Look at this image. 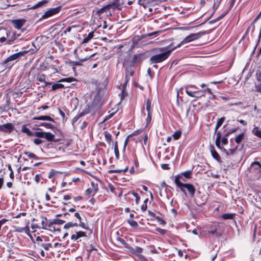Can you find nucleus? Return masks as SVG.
I'll return each mask as SVG.
<instances>
[{
	"label": "nucleus",
	"instance_id": "nucleus-1",
	"mask_svg": "<svg viewBox=\"0 0 261 261\" xmlns=\"http://www.w3.org/2000/svg\"><path fill=\"white\" fill-rule=\"evenodd\" d=\"M156 54L152 56L150 58L151 63L156 64L166 60L170 56L171 50H166L165 47H158L154 49Z\"/></svg>",
	"mask_w": 261,
	"mask_h": 261
},
{
	"label": "nucleus",
	"instance_id": "nucleus-2",
	"mask_svg": "<svg viewBox=\"0 0 261 261\" xmlns=\"http://www.w3.org/2000/svg\"><path fill=\"white\" fill-rule=\"evenodd\" d=\"M179 176H176L174 179V182L176 185L180 189V190L186 195L185 189H187L190 193L191 196L193 197L195 194V188L190 184H183L179 180Z\"/></svg>",
	"mask_w": 261,
	"mask_h": 261
},
{
	"label": "nucleus",
	"instance_id": "nucleus-3",
	"mask_svg": "<svg viewBox=\"0 0 261 261\" xmlns=\"http://www.w3.org/2000/svg\"><path fill=\"white\" fill-rule=\"evenodd\" d=\"M25 52L19 51L14 54L7 59H6L3 62V65H6V67L11 68L15 62H17L19 59L22 56L24 55Z\"/></svg>",
	"mask_w": 261,
	"mask_h": 261
},
{
	"label": "nucleus",
	"instance_id": "nucleus-4",
	"mask_svg": "<svg viewBox=\"0 0 261 261\" xmlns=\"http://www.w3.org/2000/svg\"><path fill=\"white\" fill-rule=\"evenodd\" d=\"M251 176L254 178H258L261 172V165L258 162L252 163L249 168Z\"/></svg>",
	"mask_w": 261,
	"mask_h": 261
},
{
	"label": "nucleus",
	"instance_id": "nucleus-5",
	"mask_svg": "<svg viewBox=\"0 0 261 261\" xmlns=\"http://www.w3.org/2000/svg\"><path fill=\"white\" fill-rule=\"evenodd\" d=\"M204 34L205 33L203 32L190 34L189 35L186 36L181 41L180 44H184L198 40L204 35Z\"/></svg>",
	"mask_w": 261,
	"mask_h": 261
},
{
	"label": "nucleus",
	"instance_id": "nucleus-6",
	"mask_svg": "<svg viewBox=\"0 0 261 261\" xmlns=\"http://www.w3.org/2000/svg\"><path fill=\"white\" fill-rule=\"evenodd\" d=\"M146 110L147 112V117L146 119V126H147L151 121L152 115L151 101L149 99L146 101Z\"/></svg>",
	"mask_w": 261,
	"mask_h": 261
},
{
	"label": "nucleus",
	"instance_id": "nucleus-7",
	"mask_svg": "<svg viewBox=\"0 0 261 261\" xmlns=\"http://www.w3.org/2000/svg\"><path fill=\"white\" fill-rule=\"evenodd\" d=\"M61 9V7L59 6L54 8H50L46 11L41 17V19H46L58 13Z\"/></svg>",
	"mask_w": 261,
	"mask_h": 261
},
{
	"label": "nucleus",
	"instance_id": "nucleus-8",
	"mask_svg": "<svg viewBox=\"0 0 261 261\" xmlns=\"http://www.w3.org/2000/svg\"><path fill=\"white\" fill-rule=\"evenodd\" d=\"M219 227V223H215L210 227V230H208V233L214 234L217 237H220L222 234V232L218 230Z\"/></svg>",
	"mask_w": 261,
	"mask_h": 261
},
{
	"label": "nucleus",
	"instance_id": "nucleus-9",
	"mask_svg": "<svg viewBox=\"0 0 261 261\" xmlns=\"http://www.w3.org/2000/svg\"><path fill=\"white\" fill-rule=\"evenodd\" d=\"M14 128L12 123H7L0 125V132L5 133H11Z\"/></svg>",
	"mask_w": 261,
	"mask_h": 261
},
{
	"label": "nucleus",
	"instance_id": "nucleus-10",
	"mask_svg": "<svg viewBox=\"0 0 261 261\" xmlns=\"http://www.w3.org/2000/svg\"><path fill=\"white\" fill-rule=\"evenodd\" d=\"M145 58L146 56L145 53H140L134 55L132 59L133 63L136 64L141 62L142 61L145 60Z\"/></svg>",
	"mask_w": 261,
	"mask_h": 261
},
{
	"label": "nucleus",
	"instance_id": "nucleus-11",
	"mask_svg": "<svg viewBox=\"0 0 261 261\" xmlns=\"http://www.w3.org/2000/svg\"><path fill=\"white\" fill-rule=\"evenodd\" d=\"M92 188H88L86 191V194L89 195L90 194H92L94 195L97 192L98 190V185L97 184H94V182H91Z\"/></svg>",
	"mask_w": 261,
	"mask_h": 261
},
{
	"label": "nucleus",
	"instance_id": "nucleus-12",
	"mask_svg": "<svg viewBox=\"0 0 261 261\" xmlns=\"http://www.w3.org/2000/svg\"><path fill=\"white\" fill-rule=\"evenodd\" d=\"M8 37V31L6 29H0V42H4Z\"/></svg>",
	"mask_w": 261,
	"mask_h": 261
},
{
	"label": "nucleus",
	"instance_id": "nucleus-13",
	"mask_svg": "<svg viewBox=\"0 0 261 261\" xmlns=\"http://www.w3.org/2000/svg\"><path fill=\"white\" fill-rule=\"evenodd\" d=\"M25 22V19H18L13 20V23L15 29H20L24 25Z\"/></svg>",
	"mask_w": 261,
	"mask_h": 261
},
{
	"label": "nucleus",
	"instance_id": "nucleus-14",
	"mask_svg": "<svg viewBox=\"0 0 261 261\" xmlns=\"http://www.w3.org/2000/svg\"><path fill=\"white\" fill-rule=\"evenodd\" d=\"M41 224L42 229H47V227H50L53 225V223L51 222H48L47 219L45 217H42L41 218Z\"/></svg>",
	"mask_w": 261,
	"mask_h": 261
},
{
	"label": "nucleus",
	"instance_id": "nucleus-15",
	"mask_svg": "<svg viewBox=\"0 0 261 261\" xmlns=\"http://www.w3.org/2000/svg\"><path fill=\"white\" fill-rule=\"evenodd\" d=\"M205 92V90H198L196 91H190L188 89H186V93L190 96L195 98H199V96H198L196 95L197 93H204Z\"/></svg>",
	"mask_w": 261,
	"mask_h": 261
},
{
	"label": "nucleus",
	"instance_id": "nucleus-16",
	"mask_svg": "<svg viewBox=\"0 0 261 261\" xmlns=\"http://www.w3.org/2000/svg\"><path fill=\"white\" fill-rule=\"evenodd\" d=\"M86 236V234L84 232L80 231L76 232L75 234L71 235V239L73 241H76L82 237Z\"/></svg>",
	"mask_w": 261,
	"mask_h": 261
},
{
	"label": "nucleus",
	"instance_id": "nucleus-17",
	"mask_svg": "<svg viewBox=\"0 0 261 261\" xmlns=\"http://www.w3.org/2000/svg\"><path fill=\"white\" fill-rule=\"evenodd\" d=\"M210 150L211 152V154L213 158H214L218 162H220V156L217 152L215 150L213 146L211 145L210 146Z\"/></svg>",
	"mask_w": 261,
	"mask_h": 261
},
{
	"label": "nucleus",
	"instance_id": "nucleus-18",
	"mask_svg": "<svg viewBox=\"0 0 261 261\" xmlns=\"http://www.w3.org/2000/svg\"><path fill=\"white\" fill-rule=\"evenodd\" d=\"M33 119L37 120H46L55 122L54 119L49 116H40L38 117H35L33 118Z\"/></svg>",
	"mask_w": 261,
	"mask_h": 261
},
{
	"label": "nucleus",
	"instance_id": "nucleus-19",
	"mask_svg": "<svg viewBox=\"0 0 261 261\" xmlns=\"http://www.w3.org/2000/svg\"><path fill=\"white\" fill-rule=\"evenodd\" d=\"M55 136L50 132H45L44 138H45L48 141H53L55 139Z\"/></svg>",
	"mask_w": 261,
	"mask_h": 261
},
{
	"label": "nucleus",
	"instance_id": "nucleus-20",
	"mask_svg": "<svg viewBox=\"0 0 261 261\" xmlns=\"http://www.w3.org/2000/svg\"><path fill=\"white\" fill-rule=\"evenodd\" d=\"M22 132L24 133L27 134L28 136H32L34 135V133L32 132L29 128H28L25 125L22 126Z\"/></svg>",
	"mask_w": 261,
	"mask_h": 261
},
{
	"label": "nucleus",
	"instance_id": "nucleus-21",
	"mask_svg": "<svg viewBox=\"0 0 261 261\" xmlns=\"http://www.w3.org/2000/svg\"><path fill=\"white\" fill-rule=\"evenodd\" d=\"M252 133L256 137L261 138V129L258 127L255 126L252 130Z\"/></svg>",
	"mask_w": 261,
	"mask_h": 261
},
{
	"label": "nucleus",
	"instance_id": "nucleus-22",
	"mask_svg": "<svg viewBox=\"0 0 261 261\" xmlns=\"http://www.w3.org/2000/svg\"><path fill=\"white\" fill-rule=\"evenodd\" d=\"M244 137H245V134L243 133L237 136L235 138L236 142L238 144L242 142V141L244 139Z\"/></svg>",
	"mask_w": 261,
	"mask_h": 261
},
{
	"label": "nucleus",
	"instance_id": "nucleus-23",
	"mask_svg": "<svg viewBox=\"0 0 261 261\" xmlns=\"http://www.w3.org/2000/svg\"><path fill=\"white\" fill-rule=\"evenodd\" d=\"M46 75L44 74L38 73L36 75V79L40 82H45Z\"/></svg>",
	"mask_w": 261,
	"mask_h": 261
},
{
	"label": "nucleus",
	"instance_id": "nucleus-24",
	"mask_svg": "<svg viewBox=\"0 0 261 261\" xmlns=\"http://www.w3.org/2000/svg\"><path fill=\"white\" fill-rule=\"evenodd\" d=\"M93 36H94L93 32H90V33H89L87 37H85L84 39V40L83 41V43H88L93 37Z\"/></svg>",
	"mask_w": 261,
	"mask_h": 261
},
{
	"label": "nucleus",
	"instance_id": "nucleus-25",
	"mask_svg": "<svg viewBox=\"0 0 261 261\" xmlns=\"http://www.w3.org/2000/svg\"><path fill=\"white\" fill-rule=\"evenodd\" d=\"M64 87V86L62 84L55 83L52 85V90H56L57 89H61Z\"/></svg>",
	"mask_w": 261,
	"mask_h": 261
},
{
	"label": "nucleus",
	"instance_id": "nucleus-26",
	"mask_svg": "<svg viewBox=\"0 0 261 261\" xmlns=\"http://www.w3.org/2000/svg\"><path fill=\"white\" fill-rule=\"evenodd\" d=\"M47 3V1L46 0H42V1H40L38 3H37L36 5H35L34 6H33L32 8L33 9H36V8H37L38 7H41L42 6H43V5Z\"/></svg>",
	"mask_w": 261,
	"mask_h": 261
},
{
	"label": "nucleus",
	"instance_id": "nucleus-27",
	"mask_svg": "<svg viewBox=\"0 0 261 261\" xmlns=\"http://www.w3.org/2000/svg\"><path fill=\"white\" fill-rule=\"evenodd\" d=\"M78 226V224L77 223H73V222H68L64 226V228L65 229H68L70 227L77 226Z\"/></svg>",
	"mask_w": 261,
	"mask_h": 261
},
{
	"label": "nucleus",
	"instance_id": "nucleus-28",
	"mask_svg": "<svg viewBox=\"0 0 261 261\" xmlns=\"http://www.w3.org/2000/svg\"><path fill=\"white\" fill-rule=\"evenodd\" d=\"M221 217L225 220L232 219L233 217V214H224L221 216Z\"/></svg>",
	"mask_w": 261,
	"mask_h": 261
},
{
	"label": "nucleus",
	"instance_id": "nucleus-29",
	"mask_svg": "<svg viewBox=\"0 0 261 261\" xmlns=\"http://www.w3.org/2000/svg\"><path fill=\"white\" fill-rule=\"evenodd\" d=\"M127 222L132 227L137 228L138 226V223L133 220L128 219Z\"/></svg>",
	"mask_w": 261,
	"mask_h": 261
},
{
	"label": "nucleus",
	"instance_id": "nucleus-30",
	"mask_svg": "<svg viewBox=\"0 0 261 261\" xmlns=\"http://www.w3.org/2000/svg\"><path fill=\"white\" fill-rule=\"evenodd\" d=\"M105 137L106 141L108 143L111 144L112 142H113V140L112 139V136L110 133H106L105 134Z\"/></svg>",
	"mask_w": 261,
	"mask_h": 261
},
{
	"label": "nucleus",
	"instance_id": "nucleus-31",
	"mask_svg": "<svg viewBox=\"0 0 261 261\" xmlns=\"http://www.w3.org/2000/svg\"><path fill=\"white\" fill-rule=\"evenodd\" d=\"M75 81V79L74 77H67L64 78L60 81L58 82H67V83H71Z\"/></svg>",
	"mask_w": 261,
	"mask_h": 261
},
{
	"label": "nucleus",
	"instance_id": "nucleus-32",
	"mask_svg": "<svg viewBox=\"0 0 261 261\" xmlns=\"http://www.w3.org/2000/svg\"><path fill=\"white\" fill-rule=\"evenodd\" d=\"M224 121V118L222 117L218 119V120L217 122L216 127H215V130H216L223 123V122Z\"/></svg>",
	"mask_w": 261,
	"mask_h": 261
},
{
	"label": "nucleus",
	"instance_id": "nucleus-33",
	"mask_svg": "<svg viewBox=\"0 0 261 261\" xmlns=\"http://www.w3.org/2000/svg\"><path fill=\"white\" fill-rule=\"evenodd\" d=\"M181 134V131L178 130L174 133L172 136L175 140H177L180 138Z\"/></svg>",
	"mask_w": 261,
	"mask_h": 261
},
{
	"label": "nucleus",
	"instance_id": "nucleus-34",
	"mask_svg": "<svg viewBox=\"0 0 261 261\" xmlns=\"http://www.w3.org/2000/svg\"><path fill=\"white\" fill-rule=\"evenodd\" d=\"M44 133L43 132H36L34 133L35 137L44 138Z\"/></svg>",
	"mask_w": 261,
	"mask_h": 261
},
{
	"label": "nucleus",
	"instance_id": "nucleus-35",
	"mask_svg": "<svg viewBox=\"0 0 261 261\" xmlns=\"http://www.w3.org/2000/svg\"><path fill=\"white\" fill-rule=\"evenodd\" d=\"M191 174L192 171L190 170H188L182 173L183 176L186 178H190Z\"/></svg>",
	"mask_w": 261,
	"mask_h": 261
},
{
	"label": "nucleus",
	"instance_id": "nucleus-36",
	"mask_svg": "<svg viewBox=\"0 0 261 261\" xmlns=\"http://www.w3.org/2000/svg\"><path fill=\"white\" fill-rule=\"evenodd\" d=\"M114 152L117 159L119 158V150L118 148L117 142H115L114 146Z\"/></svg>",
	"mask_w": 261,
	"mask_h": 261
},
{
	"label": "nucleus",
	"instance_id": "nucleus-37",
	"mask_svg": "<svg viewBox=\"0 0 261 261\" xmlns=\"http://www.w3.org/2000/svg\"><path fill=\"white\" fill-rule=\"evenodd\" d=\"M41 246L43 247V248L46 250H48L50 248L52 247V245L51 243H45V244H42Z\"/></svg>",
	"mask_w": 261,
	"mask_h": 261
},
{
	"label": "nucleus",
	"instance_id": "nucleus-38",
	"mask_svg": "<svg viewBox=\"0 0 261 261\" xmlns=\"http://www.w3.org/2000/svg\"><path fill=\"white\" fill-rule=\"evenodd\" d=\"M128 167H126L124 170L122 169H117V170H111L110 172L111 173H120L122 172H125L127 170Z\"/></svg>",
	"mask_w": 261,
	"mask_h": 261
},
{
	"label": "nucleus",
	"instance_id": "nucleus-39",
	"mask_svg": "<svg viewBox=\"0 0 261 261\" xmlns=\"http://www.w3.org/2000/svg\"><path fill=\"white\" fill-rule=\"evenodd\" d=\"M25 154L30 159H36L37 156L33 153L30 152H25Z\"/></svg>",
	"mask_w": 261,
	"mask_h": 261
},
{
	"label": "nucleus",
	"instance_id": "nucleus-40",
	"mask_svg": "<svg viewBox=\"0 0 261 261\" xmlns=\"http://www.w3.org/2000/svg\"><path fill=\"white\" fill-rule=\"evenodd\" d=\"M42 125L47 128H53L54 127L52 124L49 123H43Z\"/></svg>",
	"mask_w": 261,
	"mask_h": 261
},
{
	"label": "nucleus",
	"instance_id": "nucleus-41",
	"mask_svg": "<svg viewBox=\"0 0 261 261\" xmlns=\"http://www.w3.org/2000/svg\"><path fill=\"white\" fill-rule=\"evenodd\" d=\"M236 0H230L228 4H229V7L227 11L228 12L232 8V7L233 6L234 3H235Z\"/></svg>",
	"mask_w": 261,
	"mask_h": 261
},
{
	"label": "nucleus",
	"instance_id": "nucleus-42",
	"mask_svg": "<svg viewBox=\"0 0 261 261\" xmlns=\"http://www.w3.org/2000/svg\"><path fill=\"white\" fill-rule=\"evenodd\" d=\"M133 195L135 197L136 203L138 204L140 199V196L138 195V193H137L134 192V193H133Z\"/></svg>",
	"mask_w": 261,
	"mask_h": 261
},
{
	"label": "nucleus",
	"instance_id": "nucleus-43",
	"mask_svg": "<svg viewBox=\"0 0 261 261\" xmlns=\"http://www.w3.org/2000/svg\"><path fill=\"white\" fill-rule=\"evenodd\" d=\"M133 74V71H130L129 72H128V73H127L126 74V75H125V80H126L125 84L127 83V82L129 80V76H132Z\"/></svg>",
	"mask_w": 261,
	"mask_h": 261
},
{
	"label": "nucleus",
	"instance_id": "nucleus-44",
	"mask_svg": "<svg viewBox=\"0 0 261 261\" xmlns=\"http://www.w3.org/2000/svg\"><path fill=\"white\" fill-rule=\"evenodd\" d=\"M57 173V171L54 170H51L49 174H48V178H51L54 175H55L56 173Z\"/></svg>",
	"mask_w": 261,
	"mask_h": 261
},
{
	"label": "nucleus",
	"instance_id": "nucleus-45",
	"mask_svg": "<svg viewBox=\"0 0 261 261\" xmlns=\"http://www.w3.org/2000/svg\"><path fill=\"white\" fill-rule=\"evenodd\" d=\"M161 32V31L153 32L150 33L148 34L147 36H156V35H159Z\"/></svg>",
	"mask_w": 261,
	"mask_h": 261
},
{
	"label": "nucleus",
	"instance_id": "nucleus-46",
	"mask_svg": "<svg viewBox=\"0 0 261 261\" xmlns=\"http://www.w3.org/2000/svg\"><path fill=\"white\" fill-rule=\"evenodd\" d=\"M43 142L42 140H41L39 138H35L34 140V143L36 144V145H39L41 143H42Z\"/></svg>",
	"mask_w": 261,
	"mask_h": 261
},
{
	"label": "nucleus",
	"instance_id": "nucleus-47",
	"mask_svg": "<svg viewBox=\"0 0 261 261\" xmlns=\"http://www.w3.org/2000/svg\"><path fill=\"white\" fill-rule=\"evenodd\" d=\"M79 226L84 229H88L87 225L85 223L82 222L81 220L80 221Z\"/></svg>",
	"mask_w": 261,
	"mask_h": 261
},
{
	"label": "nucleus",
	"instance_id": "nucleus-48",
	"mask_svg": "<svg viewBox=\"0 0 261 261\" xmlns=\"http://www.w3.org/2000/svg\"><path fill=\"white\" fill-rule=\"evenodd\" d=\"M143 1L145 3V4L150 3V4H154V3H155L158 1V0H143Z\"/></svg>",
	"mask_w": 261,
	"mask_h": 261
},
{
	"label": "nucleus",
	"instance_id": "nucleus-49",
	"mask_svg": "<svg viewBox=\"0 0 261 261\" xmlns=\"http://www.w3.org/2000/svg\"><path fill=\"white\" fill-rule=\"evenodd\" d=\"M114 115V113H112L109 114L108 115L106 116L105 118L104 121H106V120L110 119L111 118H112L113 116Z\"/></svg>",
	"mask_w": 261,
	"mask_h": 261
},
{
	"label": "nucleus",
	"instance_id": "nucleus-50",
	"mask_svg": "<svg viewBox=\"0 0 261 261\" xmlns=\"http://www.w3.org/2000/svg\"><path fill=\"white\" fill-rule=\"evenodd\" d=\"M157 220L160 222L161 224H165V221L163 220V219L161 217H156Z\"/></svg>",
	"mask_w": 261,
	"mask_h": 261
},
{
	"label": "nucleus",
	"instance_id": "nucleus-51",
	"mask_svg": "<svg viewBox=\"0 0 261 261\" xmlns=\"http://www.w3.org/2000/svg\"><path fill=\"white\" fill-rule=\"evenodd\" d=\"M221 142H222L223 144L225 145V144H226L228 143V140H227V139L226 137H223L221 139Z\"/></svg>",
	"mask_w": 261,
	"mask_h": 261
},
{
	"label": "nucleus",
	"instance_id": "nucleus-52",
	"mask_svg": "<svg viewBox=\"0 0 261 261\" xmlns=\"http://www.w3.org/2000/svg\"><path fill=\"white\" fill-rule=\"evenodd\" d=\"M23 230H24V227H17L15 229V231L18 232H23Z\"/></svg>",
	"mask_w": 261,
	"mask_h": 261
},
{
	"label": "nucleus",
	"instance_id": "nucleus-53",
	"mask_svg": "<svg viewBox=\"0 0 261 261\" xmlns=\"http://www.w3.org/2000/svg\"><path fill=\"white\" fill-rule=\"evenodd\" d=\"M23 232H24L26 234H29L30 233L29 227L28 226L24 227Z\"/></svg>",
	"mask_w": 261,
	"mask_h": 261
},
{
	"label": "nucleus",
	"instance_id": "nucleus-54",
	"mask_svg": "<svg viewBox=\"0 0 261 261\" xmlns=\"http://www.w3.org/2000/svg\"><path fill=\"white\" fill-rule=\"evenodd\" d=\"M40 176L39 174H37L35 175V180L36 181V182L38 183L40 181Z\"/></svg>",
	"mask_w": 261,
	"mask_h": 261
},
{
	"label": "nucleus",
	"instance_id": "nucleus-55",
	"mask_svg": "<svg viewBox=\"0 0 261 261\" xmlns=\"http://www.w3.org/2000/svg\"><path fill=\"white\" fill-rule=\"evenodd\" d=\"M237 121L239 122L240 123L243 124L244 125H246L247 124V122L243 120L238 119Z\"/></svg>",
	"mask_w": 261,
	"mask_h": 261
},
{
	"label": "nucleus",
	"instance_id": "nucleus-56",
	"mask_svg": "<svg viewBox=\"0 0 261 261\" xmlns=\"http://www.w3.org/2000/svg\"><path fill=\"white\" fill-rule=\"evenodd\" d=\"M26 215V213H24V212H22V213H19V214H18L17 215H16L15 216V218H20L21 216H25Z\"/></svg>",
	"mask_w": 261,
	"mask_h": 261
},
{
	"label": "nucleus",
	"instance_id": "nucleus-57",
	"mask_svg": "<svg viewBox=\"0 0 261 261\" xmlns=\"http://www.w3.org/2000/svg\"><path fill=\"white\" fill-rule=\"evenodd\" d=\"M228 13V11H226L225 12V13H224L223 14H222L221 15H220V16H219L218 17V18L217 19V20H219L221 19H222L223 17H224Z\"/></svg>",
	"mask_w": 261,
	"mask_h": 261
},
{
	"label": "nucleus",
	"instance_id": "nucleus-58",
	"mask_svg": "<svg viewBox=\"0 0 261 261\" xmlns=\"http://www.w3.org/2000/svg\"><path fill=\"white\" fill-rule=\"evenodd\" d=\"M156 231H158V232H159L160 233H161L162 234L165 233V230L164 229H163L160 228H156Z\"/></svg>",
	"mask_w": 261,
	"mask_h": 261
},
{
	"label": "nucleus",
	"instance_id": "nucleus-59",
	"mask_svg": "<svg viewBox=\"0 0 261 261\" xmlns=\"http://www.w3.org/2000/svg\"><path fill=\"white\" fill-rule=\"evenodd\" d=\"M71 198V196L69 195H65L63 197V199L64 200H68L70 199Z\"/></svg>",
	"mask_w": 261,
	"mask_h": 261
},
{
	"label": "nucleus",
	"instance_id": "nucleus-60",
	"mask_svg": "<svg viewBox=\"0 0 261 261\" xmlns=\"http://www.w3.org/2000/svg\"><path fill=\"white\" fill-rule=\"evenodd\" d=\"M59 112L62 118H64L65 117V113L60 109H59Z\"/></svg>",
	"mask_w": 261,
	"mask_h": 261
},
{
	"label": "nucleus",
	"instance_id": "nucleus-61",
	"mask_svg": "<svg viewBox=\"0 0 261 261\" xmlns=\"http://www.w3.org/2000/svg\"><path fill=\"white\" fill-rule=\"evenodd\" d=\"M141 210L142 211H146V208H147V205H146V203H145V204H143L142 206H141Z\"/></svg>",
	"mask_w": 261,
	"mask_h": 261
},
{
	"label": "nucleus",
	"instance_id": "nucleus-62",
	"mask_svg": "<svg viewBox=\"0 0 261 261\" xmlns=\"http://www.w3.org/2000/svg\"><path fill=\"white\" fill-rule=\"evenodd\" d=\"M75 217L78 219L80 221L81 220V217L79 213H75L74 214Z\"/></svg>",
	"mask_w": 261,
	"mask_h": 261
},
{
	"label": "nucleus",
	"instance_id": "nucleus-63",
	"mask_svg": "<svg viewBox=\"0 0 261 261\" xmlns=\"http://www.w3.org/2000/svg\"><path fill=\"white\" fill-rule=\"evenodd\" d=\"M71 27H69L67 28L65 30V31H64V33L65 34H66V33H68V32H70L71 31Z\"/></svg>",
	"mask_w": 261,
	"mask_h": 261
},
{
	"label": "nucleus",
	"instance_id": "nucleus-64",
	"mask_svg": "<svg viewBox=\"0 0 261 261\" xmlns=\"http://www.w3.org/2000/svg\"><path fill=\"white\" fill-rule=\"evenodd\" d=\"M256 89L258 91L261 93V83L256 86Z\"/></svg>",
	"mask_w": 261,
	"mask_h": 261
}]
</instances>
